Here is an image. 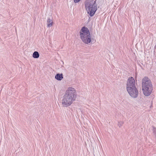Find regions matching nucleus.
Listing matches in <instances>:
<instances>
[{"mask_svg":"<svg viewBox=\"0 0 156 156\" xmlns=\"http://www.w3.org/2000/svg\"><path fill=\"white\" fill-rule=\"evenodd\" d=\"M77 94L76 90L72 87H69L66 90L62 100V104L64 107L70 105L76 100Z\"/></svg>","mask_w":156,"mask_h":156,"instance_id":"obj_1","label":"nucleus"},{"mask_svg":"<svg viewBox=\"0 0 156 156\" xmlns=\"http://www.w3.org/2000/svg\"><path fill=\"white\" fill-rule=\"evenodd\" d=\"M126 89L132 98H136L138 95V91L135 85V79L132 77H130L128 79L126 83Z\"/></svg>","mask_w":156,"mask_h":156,"instance_id":"obj_2","label":"nucleus"},{"mask_svg":"<svg viewBox=\"0 0 156 156\" xmlns=\"http://www.w3.org/2000/svg\"><path fill=\"white\" fill-rule=\"evenodd\" d=\"M142 90L144 95L149 96L153 90V86L151 80L147 76L144 77L142 81Z\"/></svg>","mask_w":156,"mask_h":156,"instance_id":"obj_3","label":"nucleus"},{"mask_svg":"<svg viewBox=\"0 0 156 156\" xmlns=\"http://www.w3.org/2000/svg\"><path fill=\"white\" fill-rule=\"evenodd\" d=\"M85 6L87 13L91 16L94 15L97 10V5L94 0H86Z\"/></svg>","mask_w":156,"mask_h":156,"instance_id":"obj_4","label":"nucleus"},{"mask_svg":"<svg viewBox=\"0 0 156 156\" xmlns=\"http://www.w3.org/2000/svg\"><path fill=\"white\" fill-rule=\"evenodd\" d=\"M80 38L85 44H88L91 42V38L89 30H80Z\"/></svg>","mask_w":156,"mask_h":156,"instance_id":"obj_5","label":"nucleus"},{"mask_svg":"<svg viewBox=\"0 0 156 156\" xmlns=\"http://www.w3.org/2000/svg\"><path fill=\"white\" fill-rule=\"evenodd\" d=\"M55 78L58 80H61L63 78V74L62 73H57L55 76Z\"/></svg>","mask_w":156,"mask_h":156,"instance_id":"obj_6","label":"nucleus"},{"mask_svg":"<svg viewBox=\"0 0 156 156\" xmlns=\"http://www.w3.org/2000/svg\"><path fill=\"white\" fill-rule=\"evenodd\" d=\"M47 26L48 27H51L52 25L53 22L51 19L48 18L47 20Z\"/></svg>","mask_w":156,"mask_h":156,"instance_id":"obj_7","label":"nucleus"},{"mask_svg":"<svg viewBox=\"0 0 156 156\" xmlns=\"http://www.w3.org/2000/svg\"><path fill=\"white\" fill-rule=\"evenodd\" d=\"M40 55L38 52L35 51L33 53V57L35 58H37L39 57Z\"/></svg>","mask_w":156,"mask_h":156,"instance_id":"obj_8","label":"nucleus"},{"mask_svg":"<svg viewBox=\"0 0 156 156\" xmlns=\"http://www.w3.org/2000/svg\"><path fill=\"white\" fill-rule=\"evenodd\" d=\"M153 132L154 134L156 136V128L154 126H152Z\"/></svg>","mask_w":156,"mask_h":156,"instance_id":"obj_9","label":"nucleus"},{"mask_svg":"<svg viewBox=\"0 0 156 156\" xmlns=\"http://www.w3.org/2000/svg\"><path fill=\"white\" fill-rule=\"evenodd\" d=\"M81 0H74V2L76 3L79 2Z\"/></svg>","mask_w":156,"mask_h":156,"instance_id":"obj_10","label":"nucleus"},{"mask_svg":"<svg viewBox=\"0 0 156 156\" xmlns=\"http://www.w3.org/2000/svg\"><path fill=\"white\" fill-rule=\"evenodd\" d=\"M81 29H87V28H86L85 27H83Z\"/></svg>","mask_w":156,"mask_h":156,"instance_id":"obj_11","label":"nucleus"},{"mask_svg":"<svg viewBox=\"0 0 156 156\" xmlns=\"http://www.w3.org/2000/svg\"><path fill=\"white\" fill-rule=\"evenodd\" d=\"M118 126L119 127L121 126V124H120L119 123Z\"/></svg>","mask_w":156,"mask_h":156,"instance_id":"obj_12","label":"nucleus"}]
</instances>
